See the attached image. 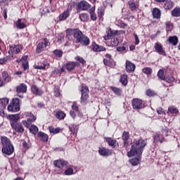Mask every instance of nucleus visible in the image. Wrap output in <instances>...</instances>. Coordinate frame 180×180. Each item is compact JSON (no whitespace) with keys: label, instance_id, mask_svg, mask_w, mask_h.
<instances>
[{"label":"nucleus","instance_id":"obj_1","mask_svg":"<svg viewBox=\"0 0 180 180\" xmlns=\"http://www.w3.org/2000/svg\"><path fill=\"white\" fill-rule=\"evenodd\" d=\"M147 146V141L139 139L134 142L130 151L127 153L128 157H134V155H141L144 148Z\"/></svg>","mask_w":180,"mask_h":180},{"label":"nucleus","instance_id":"obj_2","mask_svg":"<svg viewBox=\"0 0 180 180\" xmlns=\"http://www.w3.org/2000/svg\"><path fill=\"white\" fill-rule=\"evenodd\" d=\"M1 142L2 144V153L6 154V155H12L15 151V148H13V145L11 142V139L6 136H1Z\"/></svg>","mask_w":180,"mask_h":180},{"label":"nucleus","instance_id":"obj_3","mask_svg":"<svg viewBox=\"0 0 180 180\" xmlns=\"http://www.w3.org/2000/svg\"><path fill=\"white\" fill-rule=\"evenodd\" d=\"M75 39H76L77 43H80L82 46H89V38L82 34V32L81 31L75 34Z\"/></svg>","mask_w":180,"mask_h":180},{"label":"nucleus","instance_id":"obj_4","mask_svg":"<svg viewBox=\"0 0 180 180\" xmlns=\"http://www.w3.org/2000/svg\"><path fill=\"white\" fill-rule=\"evenodd\" d=\"M8 112H19L20 110V101L19 98H13L12 103L8 106Z\"/></svg>","mask_w":180,"mask_h":180},{"label":"nucleus","instance_id":"obj_5","mask_svg":"<svg viewBox=\"0 0 180 180\" xmlns=\"http://www.w3.org/2000/svg\"><path fill=\"white\" fill-rule=\"evenodd\" d=\"M81 92H82L81 104L86 105L87 103H89V96H88L89 89H88L87 86H82Z\"/></svg>","mask_w":180,"mask_h":180},{"label":"nucleus","instance_id":"obj_6","mask_svg":"<svg viewBox=\"0 0 180 180\" xmlns=\"http://www.w3.org/2000/svg\"><path fill=\"white\" fill-rule=\"evenodd\" d=\"M132 107L135 110H139V109H143L144 105L143 104V101L140 98H134L132 101Z\"/></svg>","mask_w":180,"mask_h":180},{"label":"nucleus","instance_id":"obj_7","mask_svg":"<svg viewBox=\"0 0 180 180\" xmlns=\"http://www.w3.org/2000/svg\"><path fill=\"white\" fill-rule=\"evenodd\" d=\"M22 49L23 46H22V45H11L10 46L8 53L9 54H18V53H20Z\"/></svg>","mask_w":180,"mask_h":180},{"label":"nucleus","instance_id":"obj_8","mask_svg":"<svg viewBox=\"0 0 180 180\" xmlns=\"http://www.w3.org/2000/svg\"><path fill=\"white\" fill-rule=\"evenodd\" d=\"M53 165L57 168H59V169H63L66 165H68V162L64 160H58L53 162Z\"/></svg>","mask_w":180,"mask_h":180},{"label":"nucleus","instance_id":"obj_9","mask_svg":"<svg viewBox=\"0 0 180 180\" xmlns=\"http://www.w3.org/2000/svg\"><path fill=\"white\" fill-rule=\"evenodd\" d=\"M89 8H91V5L85 1H80L77 5L78 11H88Z\"/></svg>","mask_w":180,"mask_h":180},{"label":"nucleus","instance_id":"obj_10","mask_svg":"<svg viewBox=\"0 0 180 180\" xmlns=\"http://www.w3.org/2000/svg\"><path fill=\"white\" fill-rule=\"evenodd\" d=\"M11 127L12 129L15 130L17 133H23L25 131V129H23V125H22V124L19 122L11 123Z\"/></svg>","mask_w":180,"mask_h":180},{"label":"nucleus","instance_id":"obj_11","mask_svg":"<svg viewBox=\"0 0 180 180\" xmlns=\"http://www.w3.org/2000/svg\"><path fill=\"white\" fill-rule=\"evenodd\" d=\"M154 47L156 53L161 56H166L165 51H164V48H162V45L161 44L156 42Z\"/></svg>","mask_w":180,"mask_h":180},{"label":"nucleus","instance_id":"obj_12","mask_svg":"<svg viewBox=\"0 0 180 180\" xmlns=\"http://www.w3.org/2000/svg\"><path fill=\"white\" fill-rule=\"evenodd\" d=\"M98 153L102 157H109V155H112V150L102 147L99 148Z\"/></svg>","mask_w":180,"mask_h":180},{"label":"nucleus","instance_id":"obj_13","mask_svg":"<svg viewBox=\"0 0 180 180\" xmlns=\"http://www.w3.org/2000/svg\"><path fill=\"white\" fill-rule=\"evenodd\" d=\"M35 120H36V117L33 115V114L30 113V118H27V121L26 120L22 121V124H24L25 127H30V123L35 122Z\"/></svg>","mask_w":180,"mask_h":180},{"label":"nucleus","instance_id":"obj_14","mask_svg":"<svg viewBox=\"0 0 180 180\" xmlns=\"http://www.w3.org/2000/svg\"><path fill=\"white\" fill-rule=\"evenodd\" d=\"M49 46V40L47 39H44V41L40 42L37 48V53H40L43 49H46Z\"/></svg>","mask_w":180,"mask_h":180},{"label":"nucleus","instance_id":"obj_15","mask_svg":"<svg viewBox=\"0 0 180 180\" xmlns=\"http://www.w3.org/2000/svg\"><path fill=\"white\" fill-rule=\"evenodd\" d=\"M136 70V65L129 60L126 61V71L127 72H133Z\"/></svg>","mask_w":180,"mask_h":180},{"label":"nucleus","instance_id":"obj_16","mask_svg":"<svg viewBox=\"0 0 180 180\" xmlns=\"http://www.w3.org/2000/svg\"><path fill=\"white\" fill-rule=\"evenodd\" d=\"M129 139H130V135L129 134V132L124 131L122 134V140L124 141V147L127 149V147H129Z\"/></svg>","mask_w":180,"mask_h":180},{"label":"nucleus","instance_id":"obj_17","mask_svg":"<svg viewBox=\"0 0 180 180\" xmlns=\"http://www.w3.org/2000/svg\"><path fill=\"white\" fill-rule=\"evenodd\" d=\"M8 119L11 122V125L12 126V123H18V120L20 119V114L9 115Z\"/></svg>","mask_w":180,"mask_h":180},{"label":"nucleus","instance_id":"obj_18","mask_svg":"<svg viewBox=\"0 0 180 180\" xmlns=\"http://www.w3.org/2000/svg\"><path fill=\"white\" fill-rule=\"evenodd\" d=\"M163 8L165 11H169L174 8V1L171 0H166L165 1Z\"/></svg>","mask_w":180,"mask_h":180},{"label":"nucleus","instance_id":"obj_19","mask_svg":"<svg viewBox=\"0 0 180 180\" xmlns=\"http://www.w3.org/2000/svg\"><path fill=\"white\" fill-rule=\"evenodd\" d=\"M77 65H78L77 62H68L66 65H65V68L66 70H68V71H72V70H74Z\"/></svg>","mask_w":180,"mask_h":180},{"label":"nucleus","instance_id":"obj_20","mask_svg":"<svg viewBox=\"0 0 180 180\" xmlns=\"http://www.w3.org/2000/svg\"><path fill=\"white\" fill-rule=\"evenodd\" d=\"M137 158H132L129 160L130 164L134 167L139 165L140 164V161H141V155H136Z\"/></svg>","mask_w":180,"mask_h":180},{"label":"nucleus","instance_id":"obj_21","mask_svg":"<svg viewBox=\"0 0 180 180\" xmlns=\"http://www.w3.org/2000/svg\"><path fill=\"white\" fill-rule=\"evenodd\" d=\"M16 91L18 94H25L26 93V91H27V86L26 84L22 83L20 85L17 86Z\"/></svg>","mask_w":180,"mask_h":180},{"label":"nucleus","instance_id":"obj_22","mask_svg":"<svg viewBox=\"0 0 180 180\" xmlns=\"http://www.w3.org/2000/svg\"><path fill=\"white\" fill-rule=\"evenodd\" d=\"M32 91L34 95L38 96L43 95V90H41V89H39L37 86H36V85H33L32 86Z\"/></svg>","mask_w":180,"mask_h":180},{"label":"nucleus","instance_id":"obj_23","mask_svg":"<svg viewBox=\"0 0 180 180\" xmlns=\"http://www.w3.org/2000/svg\"><path fill=\"white\" fill-rule=\"evenodd\" d=\"M20 61L22 63V67L24 70V71H26L29 68V63L27 62V56H23Z\"/></svg>","mask_w":180,"mask_h":180},{"label":"nucleus","instance_id":"obj_24","mask_svg":"<svg viewBox=\"0 0 180 180\" xmlns=\"http://www.w3.org/2000/svg\"><path fill=\"white\" fill-rule=\"evenodd\" d=\"M165 140L163 135L161 134H156L153 138L154 143H158V141L160 143H164Z\"/></svg>","mask_w":180,"mask_h":180},{"label":"nucleus","instance_id":"obj_25","mask_svg":"<svg viewBox=\"0 0 180 180\" xmlns=\"http://www.w3.org/2000/svg\"><path fill=\"white\" fill-rule=\"evenodd\" d=\"M152 15L154 19H160L161 18V11L158 8H155L152 11Z\"/></svg>","mask_w":180,"mask_h":180},{"label":"nucleus","instance_id":"obj_26","mask_svg":"<svg viewBox=\"0 0 180 180\" xmlns=\"http://www.w3.org/2000/svg\"><path fill=\"white\" fill-rule=\"evenodd\" d=\"M92 47L94 51H105V50H106L105 47L100 46L95 42L92 44Z\"/></svg>","mask_w":180,"mask_h":180},{"label":"nucleus","instance_id":"obj_27","mask_svg":"<svg viewBox=\"0 0 180 180\" xmlns=\"http://www.w3.org/2000/svg\"><path fill=\"white\" fill-rule=\"evenodd\" d=\"M168 41L170 44H172V46H176L179 42L178 37L176 36H172L169 37L168 39Z\"/></svg>","mask_w":180,"mask_h":180},{"label":"nucleus","instance_id":"obj_28","mask_svg":"<svg viewBox=\"0 0 180 180\" xmlns=\"http://www.w3.org/2000/svg\"><path fill=\"white\" fill-rule=\"evenodd\" d=\"M9 103V99L1 98L0 99V109H6V105Z\"/></svg>","mask_w":180,"mask_h":180},{"label":"nucleus","instance_id":"obj_29","mask_svg":"<svg viewBox=\"0 0 180 180\" xmlns=\"http://www.w3.org/2000/svg\"><path fill=\"white\" fill-rule=\"evenodd\" d=\"M38 137L41 140V141H49V135L44 134V132L39 131L38 133Z\"/></svg>","mask_w":180,"mask_h":180},{"label":"nucleus","instance_id":"obj_30","mask_svg":"<svg viewBox=\"0 0 180 180\" xmlns=\"http://www.w3.org/2000/svg\"><path fill=\"white\" fill-rule=\"evenodd\" d=\"M105 140L107 141L109 146H110V147H112V148H115V147H116V143H117L116 140H114L112 138L109 137H105Z\"/></svg>","mask_w":180,"mask_h":180},{"label":"nucleus","instance_id":"obj_31","mask_svg":"<svg viewBox=\"0 0 180 180\" xmlns=\"http://www.w3.org/2000/svg\"><path fill=\"white\" fill-rule=\"evenodd\" d=\"M70 16V9H67L59 15V20H65Z\"/></svg>","mask_w":180,"mask_h":180},{"label":"nucleus","instance_id":"obj_32","mask_svg":"<svg viewBox=\"0 0 180 180\" xmlns=\"http://www.w3.org/2000/svg\"><path fill=\"white\" fill-rule=\"evenodd\" d=\"M115 34H117V31H112V30L110 29L107 32V36L104 37V40H109L112 36H115Z\"/></svg>","mask_w":180,"mask_h":180},{"label":"nucleus","instance_id":"obj_33","mask_svg":"<svg viewBox=\"0 0 180 180\" xmlns=\"http://www.w3.org/2000/svg\"><path fill=\"white\" fill-rule=\"evenodd\" d=\"M15 26L17 29H25V27H26V24L22 22V19H18L15 24Z\"/></svg>","mask_w":180,"mask_h":180},{"label":"nucleus","instance_id":"obj_34","mask_svg":"<svg viewBox=\"0 0 180 180\" xmlns=\"http://www.w3.org/2000/svg\"><path fill=\"white\" fill-rule=\"evenodd\" d=\"M78 32H81V31L77 30L68 29L66 30V34H67V37L72 36V34H73L74 37H75V33Z\"/></svg>","mask_w":180,"mask_h":180},{"label":"nucleus","instance_id":"obj_35","mask_svg":"<svg viewBox=\"0 0 180 180\" xmlns=\"http://www.w3.org/2000/svg\"><path fill=\"white\" fill-rule=\"evenodd\" d=\"M172 15L174 18H179L180 16V8H175L174 9L172 10Z\"/></svg>","mask_w":180,"mask_h":180},{"label":"nucleus","instance_id":"obj_36","mask_svg":"<svg viewBox=\"0 0 180 180\" xmlns=\"http://www.w3.org/2000/svg\"><path fill=\"white\" fill-rule=\"evenodd\" d=\"M56 117L59 120H63L65 117V113L63 111H58L56 113Z\"/></svg>","mask_w":180,"mask_h":180},{"label":"nucleus","instance_id":"obj_37","mask_svg":"<svg viewBox=\"0 0 180 180\" xmlns=\"http://www.w3.org/2000/svg\"><path fill=\"white\" fill-rule=\"evenodd\" d=\"M104 64L105 65H108V67H111V68H113V67H115V63L114 61L110 60V59L107 60V59H104Z\"/></svg>","mask_w":180,"mask_h":180},{"label":"nucleus","instance_id":"obj_38","mask_svg":"<svg viewBox=\"0 0 180 180\" xmlns=\"http://www.w3.org/2000/svg\"><path fill=\"white\" fill-rule=\"evenodd\" d=\"M129 6L131 9V11H136L139 8V4H136L132 1H129Z\"/></svg>","mask_w":180,"mask_h":180},{"label":"nucleus","instance_id":"obj_39","mask_svg":"<svg viewBox=\"0 0 180 180\" xmlns=\"http://www.w3.org/2000/svg\"><path fill=\"white\" fill-rule=\"evenodd\" d=\"M120 81L121 84H122V85L126 86V85H127V75H122L120 77Z\"/></svg>","mask_w":180,"mask_h":180},{"label":"nucleus","instance_id":"obj_40","mask_svg":"<svg viewBox=\"0 0 180 180\" xmlns=\"http://www.w3.org/2000/svg\"><path fill=\"white\" fill-rule=\"evenodd\" d=\"M2 75L4 82H9L11 81V77H9L8 72H3Z\"/></svg>","mask_w":180,"mask_h":180},{"label":"nucleus","instance_id":"obj_41","mask_svg":"<svg viewBox=\"0 0 180 180\" xmlns=\"http://www.w3.org/2000/svg\"><path fill=\"white\" fill-rule=\"evenodd\" d=\"M70 131L77 136V133H78V125L72 124L69 127Z\"/></svg>","mask_w":180,"mask_h":180},{"label":"nucleus","instance_id":"obj_42","mask_svg":"<svg viewBox=\"0 0 180 180\" xmlns=\"http://www.w3.org/2000/svg\"><path fill=\"white\" fill-rule=\"evenodd\" d=\"M90 15L91 20H96V14L95 13V7L90 9Z\"/></svg>","mask_w":180,"mask_h":180},{"label":"nucleus","instance_id":"obj_43","mask_svg":"<svg viewBox=\"0 0 180 180\" xmlns=\"http://www.w3.org/2000/svg\"><path fill=\"white\" fill-rule=\"evenodd\" d=\"M111 89L114 92V94H115L118 96H120V95H122V89L115 86H112Z\"/></svg>","mask_w":180,"mask_h":180},{"label":"nucleus","instance_id":"obj_44","mask_svg":"<svg viewBox=\"0 0 180 180\" xmlns=\"http://www.w3.org/2000/svg\"><path fill=\"white\" fill-rule=\"evenodd\" d=\"M30 131L32 134H36L39 131V128L36 125H31L30 127Z\"/></svg>","mask_w":180,"mask_h":180},{"label":"nucleus","instance_id":"obj_45","mask_svg":"<svg viewBox=\"0 0 180 180\" xmlns=\"http://www.w3.org/2000/svg\"><path fill=\"white\" fill-rule=\"evenodd\" d=\"M49 130L50 133H52V134H58V133H60V128H54L53 127H49Z\"/></svg>","mask_w":180,"mask_h":180},{"label":"nucleus","instance_id":"obj_46","mask_svg":"<svg viewBox=\"0 0 180 180\" xmlns=\"http://www.w3.org/2000/svg\"><path fill=\"white\" fill-rule=\"evenodd\" d=\"M65 175H74V169L72 167H68L65 171Z\"/></svg>","mask_w":180,"mask_h":180},{"label":"nucleus","instance_id":"obj_47","mask_svg":"<svg viewBox=\"0 0 180 180\" xmlns=\"http://www.w3.org/2000/svg\"><path fill=\"white\" fill-rule=\"evenodd\" d=\"M79 19L82 22H88V15L86 13H82L79 15Z\"/></svg>","mask_w":180,"mask_h":180},{"label":"nucleus","instance_id":"obj_48","mask_svg":"<svg viewBox=\"0 0 180 180\" xmlns=\"http://www.w3.org/2000/svg\"><path fill=\"white\" fill-rule=\"evenodd\" d=\"M143 72L144 74H146V75H151V73L153 72V69L150 68H144L143 69Z\"/></svg>","mask_w":180,"mask_h":180},{"label":"nucleus","instance_id":"obj_49","mask_svg":"<svg viewBox=\"0 0 180 180\" xmlns=\"http://www.w3.org/2000/svg\"><path fill=\"white\" fill-rule=\"evenodd\" d=\"M168 110L169 113H172V115H176V113L179 112L178 109L175 108L174 107H169Z\"/></svg>","mask_w":180,"mask_h":180},{"label":"nucleus","instance_id":"obj_50","mask_svg":"<svg viewBox=\"0 0 180 180\" xmlns=\"http://www.w3.org/2000/svg\"><path fill=\"white\" fill-rule=\"evenodd\" d=\"M49 63H44L42 66L35 65L34 68H36V70H46V68L49 67Z\"/></svg>","mask_w":180,"mask_h":180},{"label":"nucleus","instance_id":"obj_51","mask_svg":"<svg viewBox=\"0 0 180 180\" xmlns=\"http://www.w3.org/2000/svg\"><path fill=\"white\" fill-rule=\"evenodd\" d=\"M158 77L160 79H165V75H164V70H160L159 72H158Z\"/></svg>","mask_w":180,"mask_h":180},{"label":"nucleus","instance_id":"obj_52","mask_svg":"<svg viewBox=\"0 0 180 180\" xmlns=\"http://www.w3.org/2000/svg\"><path fill=\"white\" fill-rule=\"evenodd\" d=\"M72 109L75 112H79V107H78V104H77V102H73L72 105Z\"/></svg>","mask_w":180,"mask_h":180},{"label":"nucleus","instance_id":"obj_53","mask_svg":"<svg viewBox=\"0 0 180 180\" xmlns=\"http://www.w3.org/2000/svg\"><path fill=\"white\" fill-rule=\"evenodd\" d=\"M53 54H55V56H56V57H63V52L61 50H55L53 51Z\"/></svg>","mask_w":180,"mask_h":180},{"label":"nucleus","instance_id":"obj_54","mask_svg":"<svg viewBox=\"0 0 180 180\" xmlns=\"http://www.w3.org/2000/svg\"><path fill=\"white\" fill-rule=\"evenodd\" d=\"M146 95L147 96H154L155 95V92L151 89H148L146 91Z\"/></svg>","mask_w":180,"mask_h":180},{"label":"nucleus","instance_id":"obj_55","mask_svg":"<svg viewBox=\"0 0 180 180\" xmlns=\"http://www.w3.org/2000/svg\"><path fill=\"white\" fill-rule=\"evenodd\" d=\"M166 29L167 32H171L174 27H172V25H171L169 22L166 23Z\"/></svg>","mask_w":180,"mask_h":180},{"label":"nucleus","instance_id":"obj_56","mask_svg":"<svg viewBox=\"0 0 180 180\" xmlns=\"http://www.w3.org/2000/svg\"><path fill=\"white\" fill-rule=\"evenodd\" d=\"M75 60H77V61H79V63H81V64H85V60L84 59V58H81L79 56H76Z\"/></svg>","mask_w":180,"mask_h":180},{"label":"nucleus","instance_id":"obj_57","mask_svg":"<svg viewBox=\"0 0 180 180\" xmlns=\"http://www.w3.org/2000/svg\"><path fill=\"white\" fill-rule=\"evenodd\" d=\"M165 79L166 82H169V83L174 82V81H175V78H174V77H172V76L167 77Z\"/></svg>","mask_w":180,"mask_h":180},{"label":"nucleus","instance_id":"obj_58","mask_svg":"<svg viewBox=\"0 0 180 180\" xmlns=\"http://www.w3.org/2000/svg\"><path fill=\"white\" fill-rule=\"evenodd\" d=\"M111 44L112 46H117V44H119V39L114 38L111 41Z\"/></svg>","mask_w":180,"mask_h":180},{"label":"nucleus","instance_id":"obj_59","mask_svg":"<svg viewBox=\"0 0 180 180\" xmlns=\"http://www.w3.org/2000/svg\"><path fill=\"white\" fill-rule=\"evenodd\" d=\"M134 38H135V44L137 45L139 43H140V39H139V36L137 34H134Z\"/></svg>","mask_w":180,"mask_h":180},{"label":"nucleus","instance_id":"obj_60","mask_svg":"<svg viewBox=\"0 0 180 180\" xmlns=\"http://www.w3.org/2000/svg\"><path fill=\"white\" fill-rule=\"evenodd\" d=\"M117 51H126V47L125 46L117 47Z\"/></svg>","mask_w":180,"mask_h":180},{"label":"nucleus","instance_id":"obj_61","mask_svg":"<svg viewBox=\"0 0 180 180\" xmlns=\"http://www.w3.org/2000/svg\"><path fill=\"white\" fill-rule=\"evenodd\" d=\"M98 15L99 18H102V16H103V11H102V9L98 10Z\"/></svg>","mask_w":180,"mask_h":180},{"label":"nucleus","instance_id":"obj_62","mask_svg":"<svg viewBox=\"0 0 180 180\" xmlns=\"http://www.w3.org/2000/svg\"><path fill=\"white\" fill-rule=\"evenodd\" d=\"M157 112L158 115H162V113H164V110H162V108H159L157 109Z\"/></svg>","mask_w":180,"mask_h":180},{"label":"nucleus","instance_id":"obj_63","mask_svg":"<svg viewBox=\"0 0 180 180\" xmlns=\"http://www.w3.org/2000/svg\"><path fill=\"white\" fill-rule=\"evenodd\" d=\"M7 60L6 58H1L0 59V65H2V64H5L6 63Z\"/></svg>","mask_w":180,"mask_h":180},{"label":"nucleus","instance_id":"obj_64","mask_svg":"<svg viewBox=\"0 0 180 180\" xmlns=\"http://www.w3.org/2000/svg\"><path fill=\"white\" fill-rule=\"evenodd\" d=\"M70 116H71L73 119H75L76 115H75V112L74 111L71 110V111L70 112Z\"/></svg>","mask_w":180,"mask_h":180}]
</instances>
